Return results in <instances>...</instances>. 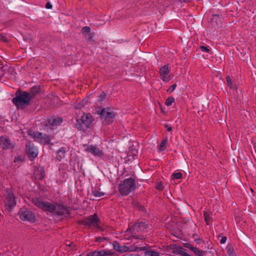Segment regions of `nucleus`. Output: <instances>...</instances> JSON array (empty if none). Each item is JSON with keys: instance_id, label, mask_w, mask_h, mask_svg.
I'll return each mask as SVG.
<instances>
[{"instance_id": "1", "label": "nucleus", "mask_w": 256, "mask_h": 256, "mask_svg": "<svg viewBox=\"0 0 256 256\" xmlns=\"http://www.w3.org/2000/svg\"><path fill=\"white\" fill-rule=\"evenodd\" d=\"M148 228V221L145 220H138L137 222L135 223L130 228L127 229L126 232H128L131 234V235L128 238V240H130L132 238L135 239H140L141 240H145L144 236H138L136 235L137 232H143Z\"/></svg>"}, {"instance_id": "2", "label": "nucleus", "mask_w": 256, "mask_h": 256, "mask_svg": "<svg viewBox=\"0 0 256 256\" xmlns=\"http://www.w3.org/2000/svg\"><path fill=\"white\" fill-rule=\"evenodd\" d=\"M12 101L18 109H24L29 105L30 102L28 92L21 90H18Z\"/></svg>"}, {"instance_id": "3", "label": "nucleus", "mask_w": 256, "mask_h": 256, "mask_svg": "<svg viewBox=\"0 0 256 256\" xmlns=\"http://www.w3.org/2000/svg\"><path fill=\"white\" fill-rule=\"evenodd\" d=\"M136 188L135 179L130 177L120 182L118 186V190L122 196H126L134 191Z\"/></svg>"}, {"instance_id": "4", "label": "nucleus", "mask_w": 256, "mask_h": 256, "mask_svg": "<svg viewBox=\"0 0 256 256\" xmlns=\"http://www.w3.org/2000/svg\"><path fill=\"white\" fill-rule=\"evenodd\" d=\"M94 120V118L90 114H84L76 120L75 127L78 130L84 132L92 128Z\"/></svg>"}, {"instance_id": "5", "label": "nucleus", "mask_w": 256, "mask_h": 256, "mask_svg": "<svg viewBox=\"0 0 256 256\" xmlns=\"http://www.w3.org/2000/svg\"><path fill=\"white\" fill-rule=\"evenodd\" d=\"M32 203L37 208L42 210L44 212H48L54 214L56 210V202L51 203L47 201H44L40 198H33L32 200Z\"/></svg>"}, {"instance_id": "6", "label": "nucleus", "mask_w": 256, "mask_h": 256, "mask_svg": "<svg viewBox=\"0 0 256 256\" xmlns=\"http://www.w3.org/2000/svg\"><path fill=\"white\" fill-rule=\"evenodd\" d=\"M28 134L34 138L35 141L41 144L46 145L50 143V136L46 134H43L39 132H34L33 130H30L28 132Z\"/></svg>"}, {"instance_id": "7", "label": "nucleus", "mask_w": 256, "mask_h": 256, "mask_svg": "<svg viewBox=\"0 0 256 256\" xmlns=\"http://www.w3.org/2000/svg\"><path fill=\"white\" fill-rule=\"evenodd\" d=\"M100 118L104 124L107 125L113 122V119L116 116V113L110 108H102L100 112Z\"/></svg>"}, {"instance_id": "8", "label": "nucleus", "mask_w": 256, "mask_h": 256, "mask_svg": "<svg viewBox=\"0 0 256 256\" xmlns=\"http://www.w3.org/2000/svg\"><path fill=\"white\" fill-rule=\"evenodd\" d=\"M100 222V220L98 218L96 214H94L88 217L84 218L80 222V223L89 228H98L100 229V227L98 226Z\"/></svg>"}, {"instance_id": "9", "label": "nucleus", "mask_w": 256, "mask_h": 256, "mask_svg": "<svg viewBox=\"0 0 256 256\" xmlns=\"http://www.w3.org/2000/svg\"><path fill=\"white\" fill-rule=\"evenodd\" d=\"M20 218L24 221L34 222L36 220V216L34 213L26 208H22L18 212Z\"/></svg>"}, {"instance_id": "10", "label": "nucleus", "mask_w": 256, "mask_h": 256, "mask_svg": "<svg viewBox=\"0 0 256 256\" xmlns=\"http://www.w3.org/2000/svg\"><path fill=\"white\" fill-rule=\"evenodd\" d=\"M4 203L6 207V210H8V212L12 210L16 204L14 194L12 193L11 190L9 189L6 190V198Z\"/></svg>"}, {"instance_id": "11", "label": "nucleus", "mask_w": 256, "mask_h": 256, "mask_svg": "<svg viewBox=\"0 0 256 256\" xmlns=\"http://www.w3.org/2000/svg\"><path fill=\"white\" fill-rule=\"evenodd\" d=\"M26 153L31 160L32 158L34 160L37 157L38 154V149L32 142L28 141L26 145Z\"/></svg>"}, {"instance_id": "12", "label": "nucleus", "mask_w": 256, "mask_h": 256, "mask_svg": "<svg viewBox=\"0 0 256 256\" xmlns=\"http://www.w3.org/2000/svg\"><path fill=\"white\" fill-rule=\"evenodd\" d=\"M56 208L54 215L57 216H66L70 214L69 208L66 206L56 202Z\"/></svg>"}, {"instance_id": "13", "label": "nucleus", "mask_w": 256, "mask_h": 256, "mask_svg": "<svg viewBox=\"0 0 256 256\" xmlns=\"http://www.w3.org/2000/svg\"><path fill=\"white\" fill-rule=\"evenodd\" d=\"M62 120H63L61 118L53 116L48 118L46 120V122L52 128H54L55 126L60 125L62 122Z\"/></svg>"}, {"instance_id": "14", "label": "nucleus", "mask_w": 256, "mask_h": 256, "mask_svg": "<svg viewBox=\"0 0 256 256\" xmlns=\"http://www.w3.org/2000/svg\"><path fill=\"white\" fill-rule=\"evenodd\" d=\"M0 146L4 149H10L13 148L10 139L4 136L0 137Z\"/></svg>"}, {"instance_id": "15", "label": "nucleus", "mask_w": 256, "mask_h": 256, "mask_svg": "<svg viewBox=\"0 0 256 256\" xmlns=\"http://www.w3.org/2000/svg\"><path fill=\"white\" fill-rule=\"evenodd\" d=\"M170 70L168 68V64L160 68V74L161 78L164 81L169 78L168 76Z\"/></svg>"}, {"instance_id": "16", "label": "nucleus", "mask_w": 256, "mask_h": 256, "mask_svg": "<svg viewBox=\"0 0 256 256\" xmlns=\"http://www.w3.org/2000/svg\"><path fill=\"white\" fill-rule=\"evenodd\" d=\"M86 151L92 153L95 156H101L103 154L102 152L98 148L92 145L88 146L86 148Z\"/></svg>"}, {"instance_id": "17", "label": "nucleus", "mask_w": 256, "mask_h": 256, "mask_svg": "<svg viewBox=\"0 0 256 256\" xmlns=\"http://www.w3.org/2000/svg\"><path fill=\"white\" fill-rule=\"evenodd\" d=\"M112 244L114 249L120 252L123 253L127 252L128 250V246H120V244L116 241L114 242Z\"/></svg>"}, {"instance_id": "18", "label": "nucleus", "mask_w": 256, "mask_h": 256, "mask_svg": "<svg viewBox=\"0 0 256 256\" xmlns=\"http://www.w3.org/2000/svg\"><path fill=\"white\" fill-rule=\"evenodd\" d=\"M40 90V88L39 86H35L32 87L29 93V97L30 98V100L34 98L36 96L39 94Z\"/></svg>"}, {"instance_id": "19", "label": "nucleus", "mask_w": 256, "mask_h": 256, "mask_svg": "<svg viewBox=\"0 0 256 256\" xmlns=\"http://www.w3.org/2000/svg\"><path fill=\"white\" fill-rule=\"evenodd\" d=\"M66 154V148L64 147L60 148L57 152L56 159L60 162L61 161L62 158H65Z\"/></svg>"}, {"instance_id": "20", "label": "nucleus", "mask_w": 256, "mask_h": 256, "mask_svg": "<svg viewBox=\"0 0 256 256\" xmlns=\"http://www.w3.org/2000/svg\"><path fill=\"white\" fill-rule=\"evenodd\" d=\"M128 252H140L141 250H146L147 248L146 246L144 247H138L135 244H132L130 246H128Z\"/></svg>"}, {"instance_id": "21", "label": "nucleus", "mask_w": 256, "mask_h": 256, "mask_svg": "<svg viewBox=\"0 0 256 256\" xmlns=\"http://www.w3.org/2000/svg\"><path fill=\"white\" fill-rule=\"evenodd\" d=\"M98 256H114V252H110L108 250H103L98 251Z\"/></svg>"}, {"instance_id": "22", "label": "nucleus", "mask_w": 256, "mask_h": 256, "mask_svg": "<svg viewBox=\"0 0 256 256\" xmlns=\"http://www.w3.org/2000/svg\"><path fill=\"white\" fill-rule=\"evenodd\" d=\"M94 32H90L87 34L86 36V38L88 40L91 44H93L94 42Z\"/></svg>"}, {"instance_id": "23", "label": "nucleus", "mask_w": 256, "mask_h": 256, "mask_svg": "<svg viewBox=\"0 0 256 256\" xmlns=\"http://www.w3.org/2000/svg\"><path fill=\"white\" fill-rule=\"evenodd\" d=\"M168 140L166 138H163L159 147V149L161 151H164L166 148Z\"/></svg>"}, {"instance_id": "24", "label": "nucleus", "mask_w": 256, "mask_h": 256, "mask_svg": "<svg viewBox=\"0 0 256 256\" xmlns=\"http://www.w3.org/2000/svg\"><path fill=\"white\" fill-rule=\"evenodd\" d=\"M145 254L148 255L149 256H160V252L154 251L152 250H147L144 253Z\"/></svg>"}, {"instance_id": "25", "label": "nucleus", "mask_w": 256, "mask_h": 256, "mask_svg": "<svg viewBox=\"0 0 256 256\" xmlns=\"http://www.w3.org/2000/svg\"><path fill=\"white\" fill-rule=\"evenodd\" d=\"M184 252L183 251V248L181 247H178L176 249L172 250V253L176 254H180V256H182L183 253Z\"/></svg>"}, {"instance_id": "26", "label": "nucleus", "mask_w": 256, "mask_h": 256, "mask_svg": "<svg viewBox=\"0 0 256 256\" xmlns=\"http://www.w3.org/2000/svg\"><path fill=\"white\" fill-rule=\"evenodd\" d=\"M182 174L181 172L173 173L171 176V178L172 180L180 179L182 178Z\"/></svg>"}, {"instance_id": "27", "label": "nucleus", "mask_w": 256, "mask_h": 256, "mask_svg": "<svg viewBox=\"0 0 256 256\" xmlns=\"http://www.w3.org/2000/svg\"><path fill=\"white\" fill-rule=\"evenodd\" d=\"M174 102V98L172 96L168 97L166 100L165 104L168 106H170Z\"/></svg>"}, {"instance_id": "28", "label": "nucleus", "mask_w": 256, "mask_h": 256, "mask_svg": "<svg viewBox=\"0 0 256 256\" xmlns=\"http://www.w3.org/2000/svg\"><path fill=\"white\" fill-rule=\"evenodd\" d=\"M92 194L96 197H101L104 195V193L96 190H92Z\"/></svg>"}, {"instance_id": "29", "label": "nucleus", "mask_w": 256, "mask_h": 256, "mask_svg": "<svg viewBox=\"0 0 256 256\" xmlns=\"http://www.w3.org/2000/svg\"><path fill=\"white\" fill-rule=\"evenodd\" d=\"M204 218L206 224L208 225L210 224L211 222V219L210 216L208 212H204Z\"/></svg>"}, {"instance_id": "30", "label": "nucleus", "mask_w": 256, "mask_h": 256, "mask_svg": "<svg viewBox=\"0 0 256 256\" xmlns=\"http://www.w3.org/2000/svg\"><path fill=\"white\" fill-rule=\"evenodd\" d=\"M196 255H197L198 256H204L203 254V252L202 250H200L198 248H192V250Z\"/></svg>"}, {"instance_id": "31", "label": "nucleus", "mask_w": 256, "mask_h": 256, "mask_svg": "<svg viewBox=\"0 0 256 256\" xmlns=\"http://www.w3.org/2000/svg\"><path fill=\"white\" fill-rule=\"evenodd\" d=\"M132 204L134 206L138 208L139 210L144 211V208L141 206V204L138 202L136 201H134L132 202Z\"/></svg>"}, {"instance_id": "32", "label": "nucleus", "mask_w": 256, "mask_h": 256, "mask_svg": "<svg viewBox=\"0 0 256 256\" xmlns=\"http://www.w3.org/2000/svg\"><path fill=\"white\" fill-rule=\"evenodd\" d=\"M218 19H220L219 14H212V18H210V22H215L216 24H218Z\"/></svg>"}, {"instance_id": "33", "label": "nucleus", "mask_w": 256, "mask_h": 256, "mask_svg": "<svg viewBox=\"0 0 256 256\" xmlns=\"http://www.w3.org/2000/svg\"><path fill=\"white\" fill-rule=\"evenodd\" d=\"M106 97V94L102 92L98 96V101L101 102Z\"/></svg>"}, {"instance_id": "34", "label": "nucleus", "mask_w": 256, "mask_h": 256, "mask_svg": "<svg viewBox=\"0 0 256 256\" xmlns=\"http://www.w3.org/2000/svg\"><path fill=\"white\" fill-rule=\"evenodd\" d=\"M155 188L159 190H162L164 189V187L162 182H159L156 184Z\"/></svg>"}, {"instance_id": "35", "label": "nucleus", "mask_w": 256, "mask_h": 256, "mask_svg": "<svg viewBox=\"0 0 256 256\" xmlns=\"http://www.w3.org/2000/svg\"><path fill=\"white\" fill-rule=\"evenodd\" d=\"M226 252L228 254H232L233 252V248L231 244H228L226 248Z\"/></svg>"}, {"instance_id": "36", "label": "nucleus", "mask_w": 256, "mask_h": 256, "mask_svg": "<svg viewBox=\"0 0 256 256\" xmlns=\"http://www.w3.org/2000/svg\"><path fill=\"white\" fill-rule=\"evenodd\" d=\"M0 40L4 42H9L8 38L4 34H0Z\"/></svg>"}, {"instance_id": "37", "label": "nucleus", "mask_w": 256, "mask_h": 256, "mask_svg": "<svg viewBox=\"0 0 256 256\" xmlns=\"http://www.w3.org/2000/svg\"><path fill=\"white\" fill-rule=\"evenodd\" d=\"M45 177V171L44 168H41L40 170V180H42Z\"/></svg>"}, {"instance_id": "38", "label": "nucleus", "mask_w": 256, "mask_h": 256, "mask_svg": "<svg viewBox=\"0 0 256 256\" xmlns=\"http://www.w3.org/2000/svg\"><path fill=\"white\" fill-rule=\"evenodd\" d=\"M90 28L89 26H84L82 29V32L86 33L88 34L89 33H90Z\"/></svg>"}, {"instance_id": "39", "label": "nucleus", "mask_w": 256, "mask_h": 256, "mask_svg": "<svg viewBox=\"0 0 256 256\" xmlns=\"http://www.w3.org/2000/svg\"><path fill=\"white\" fill-rule=\"evenodd\" d=\"M226 82H227V83H228V85L232 88V82L231 77L230 76H228L226 77Z\"/></svg>"}, {"instance_id": "40", "label": "nucleus", "mask_w": 256, "mask_h": 256, "mask_svg": "<svg viewBox=\"0 0 256 256\" xmlns=\"http://www.w3.org/2000/svg\"><path fill=\"white\" fill-rule=\"evenodd\" d=\"M98 250L90 252L88 253L87 256H98Z\"/></svg>"}, {"instance_id": "41", "label": "nucleus", "mask_w": 256, "mask_h": 256, "mask_svg": "<svg viewBox=\"0 0 256 256\" xmlns=\"http://www.w3.org/2000/svg\"><path fill=\"white\" fill-rule=\"evenodd\" d=\"M177 85L176 84H174L172 86H171L170 88L168 90L167 92H172L176 88V87Z\"/></svg>"}, {"instance_id": "42", "label": "nucleus", "mask_w": 256, "mask_h": 256, "mask_svg": "<svg viewBox=\"0 0 256 256\" xmlns=\"http://www.w3.org/2000/svg\"><path fill=\"white\" fill-rule=\"evenodd\" d=\"M200 48L202 52H209L210 51V50L207 47L204 46H200Z\"/></svg>"}, {"instance_id": "43", "label": "nucleus", "mask_w": 256, "mask_h": 256, "mask_svg": "<svg viewBox=\"0 0 256 256\" xmlns=\"http://www.w3.org/2000/svg\"><path fill=\"white\" fill-rule=\"evenodd\" d=\"M108 238L105 237H96V242H102V241L107 240Z\"/></svg>"}, {"instance_id": "44", "label": "nucleus", "mask_w": 256, "mask_h": 256, "mask_svg": "<svg viewBox=\"0 0 256 256\" xmlns=\"http://www.w3.org/2000/svg\"><path fill=\"white\" fill-rule=\"evenodd\" d=\"M184 246L188 248L191 250H192V248H194L192 244H190V243H186L184 244Z\"/></svg>"}, {"instance_id": "45", "label": "nucleus", "mask_w": 256, "mask_h": 256, "mask_svg": "<svg viewBox=\"0 0 256 256\" xmlns=\"http://www.w3.org/2000/svg\"><path fill=\"white\" fill-rule=\"evenodd\" d=\"M164 126L167 129L168 131H172V128L171 126H169L167 124H164Z\"/></svg>"}, {"instance_id": "46", "label": "nucleus", "mask_w": 256, "mask_h": 256, "mask_svg": "<svg viewBox=\"0 0 256 256\" xmlns=\"http://www.w3.org/2000/svg\"><path fill=\"white\" fill-rule=\"evenodd\" d=\"M45 6L48 9H50L52 8V4L50 2H46Z\"/></svg>"}, {"instance_id": "47", "label": "nucleus", "mask_w": 256, "mask_h": 256, "mask_svg": "<svg viewBox=\"0 0 256 256\" xmlns=\"http://www.w3.org/2000/svg\"><path fill=\"white\" fill-rule=\"evenodd\" d=\"M226 240L227 238L226 236H223L220 240V243L224 244L226 242Z\"/></svg>"}, {"instance_id": "48", "label": "nucleus", "mask_w": 256, "mask_h": 256, "mask_svg": "<svg viewBox=\"0 0 256 256\" xmlns=\"http://www.w3.org/2000/svg\"><path fill=\"white\" fill-rule=\"evenodd\" d=\"M200 240H201V239L200 238H197V239L195 240V242L196 244H198V243H199L200 241Z\"/></svg>"}, {"instance_id": "49", "label": "nucleus", "mask_w": 256, "mask_h": 256, "mask_svg": "<svg viewBox=\"0 0 256 256\" xmlns=\"http://www.w3.org/2000/svg\"><path fill=\"white\" fill-rule=\"evenodd\" d=\"M182 256H191L190 254H188V253L184 252V253L182 254Z\"/></svg>"}, {"instance_id": "50", "label": "nucleus", "mask_w": 256, "mask_h": 256, "mask_svg": "<svg viewBox=\"0 0 256 256\" xmlns=\"http://www.w3.org/2000/svg\"><path fill=\"white\" fill-rule=\"evenodd\" d=\"M82 106H76V108H80Z\"/></svg>"}, {"instance_id": "51", "label": "nucleus", "mask_w": 256, "mask_h": 256, "mask_svg": "<svg viewBox=\"0 0 256 256\" xmlns=\"http://www.w3.org/2000/svg\"><path fill=\"white\" fill-rule=\"evenodd\" d=\"M72 245H74V244H73V243H72V244H70L69 246H72Z\"/></svg>"}]
</instances>
